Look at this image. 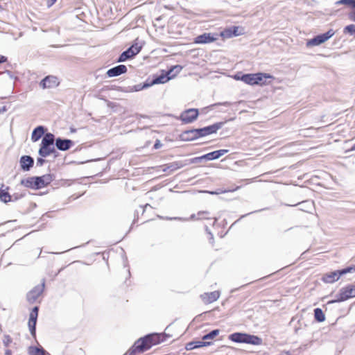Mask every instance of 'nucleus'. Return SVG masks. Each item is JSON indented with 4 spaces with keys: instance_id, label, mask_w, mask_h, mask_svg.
I'll list each match as a JSON object with an SVG mask.
<instances>
[{
    "instance_id": "1",
    "label": "nucleus",
    "mask_w": 355,
    "mask_h": 355,
    "mask_svg": "<svg viewBox=\"0 0 355 355\" xmlns=\"http://www.w3.org/2000/svg\"><path fill=\"white\" fill-rule=\"evenodd\" d=\"M170 336L166 334H149L138 339L125 355H135L137 353H143L153 345L166 341Z\"/></svg>"
},
{
    "instance_id": "2",
    "label": "nucleus",
    "mask_w": 355,
    "mask_h": 355,
    "mask_svg": "<svg viewBox=\"0 0 355 355\" xmlns=\"http://www.w3.org/2000/svg\"><path fill=\"white\" fill-rule=\"evenodd\" d=\"M225 123V121L217 122L204 128L184 130L180 135V139L183 141H189L216 133Z\"/></svg>"
},
{
    "instance_id": "3",
    "label": "nucleus",
    "mask_w": 355,
    "mask_h": 355,
    "mask_svg": "<svg viewBox=\"0 0 355 355\" xmlns=\"http://www.w3.org/2000/svg\"><path fill=\"white\" fill-rule=\"evenodd\" d=\"M55 136L51 132L46 133L42 139L38 154L40 157H46L56 152L54 147Z\"/></svg>"
},
{
    "instance_id": "4",
    "label": "nucleus",
    "mask_w": 355,
    "mask_h": 355,
    "mask_svg": "<svg viewBox=\"0 0 355 355\" xmlns=\"http://www.w3.org/2000/svg\"><path fill=\"white\" fill-rule=\"evenodd\" d=\"M352 297H355V285L349 284L341 288L339 293L336 295V298L328 301L327 304L344 302Z\"/></svg>"
},
{
    "instance_id": "5",
    "label": "nucleus",
    "mask_w": 355,
    "mask_h": 355,
    "mask_svg": "<svg viewBox=\"0 0 355 355\" xmlns=\"http://www.w3.org/2000/svg\"><path fill=\"white\" fill-rule=\"evenodd\" d=\"M353 271H355V267L351 266L341 270L331 271L322 275L321 280L326 284H333L338 281L342 275Z\"/></svg>"
},
{
    "instance_id": "6",
    "label": "nucleus",
    "mask_w": 355,
    "mask_h": 355,
    "mask_svg": "<svg viewBox=\"0 0 355 355\" xmlns=\"http://www.w3.org/2000/svg\"><path fill=\"white\" fill-rule=\"evenodd\" d=\"M335 34V31L333 29H329L327 32L318 35L313 38L309 40L306 42L307 46H314L322 44V43L327 41Z\"/></svg>"
},
{
    "instance_id": "7",
    "label": "nucleus",
    "mask_w": 355,
    "mask_h": 355,
    "mask_svg": "<svg viewBox=\"0 0 355 355\" xmlns=\"http://www.w3.org/2000/svg\"><path fill=\"white\" fill-rule=\"evenodd\" d=\"M199 114L198 110L190 108L182 112L180 116V119L185 124L193 122L198 118Z\"/></svg>"
},
{
    "instance_id": "8",
    "label": "nucleus",
    "mask_w": 355,
    "mask_h": 355,
    "mask_svg": "<svg viewBox=\"0 0 355 355\" xmlns=\"http://www.w3.org/2000/svg\"><path fill=\"white\" fill-rule=\"evenodd\" d=\"M44 280L40 285L35 286L26 295V299L31 304L35 302L37 298L42 295L44 289Z\"/></svg>"
},
{
    "instance_id": "9",
    "label": "nucleus",
    "mask_w": 355,
    "mask_h": 355,
    "mask_svg": "<svg viewBox=\"0 0 355 355\" xmlns=\"http://www.w3.org/2000/svg\"><path fill=\"white\" fill-rule=\"evenodd\" d=\"M38 306H35L33 308L29 315V320L28 323L30 333L34 338H35L36 336V324L38 316Z\"/></svg>"
},
{
    "instance_id": "10",
    "label": "nucleus",
    "mask_w": 355,
    "mask_h": 355,
    "mask_svg": "<svg viewBox=\"0 0 355 355\" xmlns=\"http://www.w3.org/2000/svg\"><path fill=\"white\" fill-rule=\"evenodd\" d=\"M35 189H40L49 185L53 181L51 174H46L42 176H34Z\"/></svg>"
},
{
    "instance_id": "11",
    "label": "nucleus",
    "mask_w": 355,
    "mask_h": 355,
    "mask_svg": "<svg viewBox=\"0 0 355 355\" xmlns=\"http://www.w3.org/2000/svg\"><path fill=\"white\" fill-rule=\"evenodd\" d=\"M243 34V30L239 26H233L225 28L220 33V36L223 38H231L234 36H239Z\"/></svg>"
},
{
    "instance_id": "12",
    "label": "nucleus",
    "mask_w": 355,
    "mask_h": 355,
    "mask_svg": "<svg viewBox=\"0 0 355 355\" xmlns=\"http://www.w3.org/2000/svg\"><path fill=\"white\" fill-rule=\"evenodd\" d=\"M55 146L61 151H66L71 148L73 145V141L69 139L58 137L55 139Z\"/></svg>"
},
{
    "instance_id": "13",
    "label": "nucleus",
    "mask_w": 355,
    "mask_h": 355,
    "mask_svg": "<svg viewBox=\"0 0 355 355\" xmlns=\"http://www.w3.org/2000/svg\"><path fill=\"white\" fill-rule=\"evenodd\" d=\"M174 78V75L170 76L168 71L160 75L155 76L152 80H149L150 86L156 84H164Z\"/></svg>"
},
{
    "instance_id": "14",
    "label": "nucleus",
    "mask_w": 355,
    "mask_h": 355,
    "mask_svg": "<svg viewBox=\"0 0 355 355\" xmlns=\"http://www.w3.org/2000/svg\"><path fill=\"white\" fill-rule=\"evenodd\" d=\"M58 84V78L55 76H47L40 81V86L42 89H46L57 87Z\"/></svg>"
},
{
    "instance_id": "15",
    "label": "nucleus",
    "mask_w": 355,
    "mask_h": 355,
    "mask_svg": "<svg viewBox=\"0 0 355 355\" xmlns=\"http://www.w3.org/2000/svg\"><path fill=\"white\" fill-rule=\"evenodd\" d=\"M19 164L23 171H29L33 166L34 159L30 155H22L19 159Z\"/></svg>"
},
{
    "instance_id": "16",
    "label": "nucleus",
    "mask_w": 355,
    "mask_h": 355,
    "mask_svg": "<svg viewBox=\"0 0 355 355\" xmlns=\"http://www.w3.org/2000/svg\"><path fill=\"white\" fill-rule=\"evenodd\" d=\"M217 40V37L214 34L210 33H205L202 35L197 36L194 42L196 44H208L214 42Z\"/></svg>"
},
{
    "instance_id": "17",
    "label": "nucleus",
    "mask_w": 355,
    "mask_h": 355,
    "mask_svg": "<svg viewBox=\"0 0 355 355\" xmlns=\"http://www.w3.org/2000/svg\"><path fill=\"white\" fill-rule=\"evenodd\" d=\"M127 70L128 69L125 65L119 64L108 69L106 74L110 78L116 77L126 73Z\"/></svg>"
},
{
    "instance_id": "18",
    "label": "nucleus",
    "mask_w": 355,
    "mask_h": 355,
    "mask_svg": "<svg viewBox=\"0 0 355 355\" xmlns=\"http://www.w3.org/2000/svg\"><path fill=\"white\" fill-rule=\"evenodd\" d=\"M220 297V292L215 291L211 293H205L200 295V298L205 304H210L216 301Z\"/></svg>"
},
{
    "instance_id": "19",
    "label": "nucleus",
    "mask_w": 355,
    "mask_h": 355,
    "mask_svg": "<svg viewBox=\"0 0 355 355\" xmlns=\"http://www.w3.org/2000/svg\"><path fill=\"white\" fill-rule=\"evenodd\" d=\"M228 152L229 150L227 149H220L203 155L202 157L205 158V160H214L220 158V157L227 153Z\"/></svg>"
},
{
    "instance_id": "20",
    "label": "nucleus",
    "mask_w": 355,
    "mask_h": 355,
    "mask_svg": "<svg viewBox=\"0 0 355 355\" xmlns=\"http://www.w3.org/2000/svg\"><path fill=\"white\" fill-rule=\"evenodd\" d=\"M338 3L347 5L351 7L348 13V18L355 22V0H340Z\"/></svg>"
},
{
    "instance_id": "21",
    "label": "nucleus",
    "mask_w": 355,
    "mask_h": 355,
    "mask_svg": "<svg viewBox=\"0 0 355 355\" xmlns=\"http://www.w3.org/2000/svg\"><path fill=\"white\" fill-rule=\"evenodd\" d=\"M4 185L3 184L2 187L0 188V200L1 202H3L5 203L12 201V197H15V200H17V196H12L8 193V190L9 189L8 187H6L5 189H3Z\"/></svg>"
},
{
    "instance_id": "22",
    "label": "nucleus",
    "mask_w": 355,
    "mask_h": 355,
    "mask_svg": "<svg viewBox=\"0 0 355 355\" xmlns=\"http://www.w3.org/2000/svg\"><path fill=\"white\" fill-rule=\"evenodd\" d=\"M247 334L236 332L229 336V339L237 343H246Z\"/></svg>"
},
{
    "instance_id": "23",
    "label": "nucleus",
    "mask_w": 355,
    "mask_h": 355,
    "mask_svg": "<svg viewBox=\"0 0 355 355\" xmlns=\"http://www.w3.org/2000/svg\"><path fill=\"white\" fill-rule=\"evenodd\" d=\"M46 131V128L42 125H39L36 127L31 135V139L33 141L35 142L38 141L43 135H44Z\"/></svg>"
},
{
    "instance_id": "24",
    "label": "nucleus",
    "mask_w": 355,
    "mask_h": 355,
    "mask_svg": "<svg viewBox=\"0 0 355 355\" xmlns=\"http://www.w3.org/2000/svg\"><path fill=\"white\" fill-rule=\"evenodd\" d=\"M133 53L132 52V49H128V48L121 53V54L117 58L118 62H123L126 61L128 59H131L134 58Z\"/></svg>"
},
{
    "instance_id": "25",
    "label": "nucleus",
    "mask_w": 355,
    "mask_h": 355,
    "mask_svg": "<svg viewBox=\"0 0 355 355\" xmlns=\"http://www.w3.org/2000/svg\"><path fill=\"white\" fill-rule=\"evenodd\" d=\"M246 344L260 345L262 344V339L257 336L247 334Z\"/></svg>"
},
{
    "instance_id": "26",
    "label": "nucleus",
    "mask_w": 355,
    "mask_h": 355,
    "mask_svg": "<svg viewBox=\"0 0 355 355\" xmlns=\"http://www.w3.org/2000/svg\"><path fill=\"white\" fill-rule=\"evenodd\" d=\"M184 166V164L180 162H174L168 164L165 168H163L164 172H172L175 171Z\"/></svg>"
},
{
    "instance_id": "27",
    "label": "nucleus",
    "mask_w": 355,
    "mask_h": 355,
    "mask_svg": "<svg viewBox=\"0 0 355 355\" xmlns=\"http://www.w3.org/2000/svg\"><path fill=\"white\" fill-rule=\"evenodd\" d=\"M256 85H262L264 84V79L266 78H272V76L268 73H254Z\"/></svg>"
},
{
    "instance_id": "28",
    "label": "nucleus",
    "mask_w": 355,
    "mask_h": 355,
    "mask_svg": "<svg viewBox=\"0 0 355 355\" xmlns=\"http://www.w3.org/2000/svg\"><path fill=\"white\" fill-rule=\"evenodd\" d=\"M254 73H247L243 74L241 77V80L243 81L245 83L254 85H256V80L254 77Z\"/></svg>"
},
{
    "instance_id": "29",
    "label": "nucleus",
    "mask_w": 355,
    "mask_h": 355,
    "mask_svg": "<svg viewBox=\"0 0 355 355\" xmlns=\"http://www.w3.org/2000/svg\"><path fill=\"white\" fill-rule=\"evenodd\" d=\"M34 176L33 177H29L26 179H22L21 180V184L30 189H35V185L34 184L35 182Z\"/></svg>"
},
{
    "instance_id": "30",
    "label": "nucleus",
    "mask_w": 355,
    "mask_h": 355,
    "mask_svg": "<svg viewBox=\"0 0 355 355\" xmlns=\"http://www.w3.org/2000/svg\"><path fill=\"white\" fill-rule=\"evenodd\" d=\"M239 187H236V188L233 189H218L216 191H204V193H208L211 195H218L221 193H225L227 192H233L234 191H236Z\"/></svg>"
},
{
    "instance_id": "31",
    "label": "nucleus",
    "mask_w": 355,
    "mask_h": 355,
    "mask_svg": "<svg viewBox=\"0 0 355 355\" xmlns=\"http://www.w3.org/2000/svg\"><path fill=\"white\" fill-rule=\"evenodd\" d=\"M47 352L44 350L42 347H29V354L30 355H46Z\"/></svg>"
},
{
    "instance_id": "32",
    "label": "nucleus",
    "mask_w": 355,
    "mask_h": 355,
    "mask_svg": "<svg viewBox=\"0 0 355 355\" xmlns=\"http://www.w3.org/2000/svg\"><path fill=\"white\" fill-rule=\"evenodd\" d=\"M314 318L315 320L318 322H322L325 320V315L322 310L320 308H316L314 309Z\"/></svg>"
},
{
    "instance_id": "33",
    "label": "nucleus",
    "mask_w": 355,
    "mask_h": 355,
    "mask_svg": "<svg viewBox=\"0 0 355 355\" xmlns=\"http://www.w3.org/2000/svg\"><path fill=\"white\" fill-rule=\"evenodd\" d=\"M149 87H151L149 83V79L146 80L144 83L137 84L133 86L131 89L132 92H139L144 89H146Z\"/></svg>"
},
{
    "instance_id": "34",
    "label": "nucleus",
    "mask_w": 355,
    "mask_h": 355,
    "mask_svg": "<svg viewBox=\"0 0 355 355\" xmlns=\"http://www.w3.org/2000/svg\"><path fill=\"white\" fill-rule=\"evenodd\" d=\"M219 329H214L209 332L208 334L204 335L202 336V340H210L214 339L216 336H217L219 334Z\"/></svg>"
},
{
    "instance_id": "35",
    "label": "nucleus",
    "mask_w": 355,
    "mask_h": 355,
    "mask_svg": "<svg viewBox=\"0 0 355 355\" xmlns=\"http://www.w3.org/2000/svg\"><path fill=\"white\" fill-rule=\"evenodd\" d=\"M182 69V67L179 65V64H177V65H175V66H173L168 71V73L170 74V76L171 75H174V77L176 76V75L178 73H179Z\"/></svg>"
},
{
    "instance_id": "36",
    "label": "nucleus",
    "mask_w": 355,
    "mask_h": 355,
    "mask_svg": "<svg viewBox=\"0 0 355 355\" xmlns=\"http://www.w3.org/2000/svg\"><path fill=\"white\" fill-rule=\"evenodd\" d=\"M209 215V212L207 211H199L197 214L198 217H196V214H192L191 216V219H202V218H208L207 216Z\"/></svg>"
},
{
    "instance_id": "37",
    "label": "nucleus",
    "mask_w": 355,
    "mask_h": 355,
    "mask_svg": "<svg viewBox=\"0 0 355 355\" xmlns=\"http://www.w3.org/2000/svg\"><path fill=\"white\" fill-rule=\"evenodd\" d=\"M128 49H132V52L133 53V55L135 56L136 55H137L141 49V46H139L138 44H132V46H130Z\"/></svg>"
},
{
    "instance_id": "38",
    "label": "nucleus",
    "mask_w": 355,
    "mask_h": 355,
    "mask_svg": "<svg viewBox=\"0 0 355 355\" xmlns=\"http://www.w3.org/2000/svg\"><path fill=\"white\" fill-rule=\"evenodd\" d=\"M236 103H231V102L225 101V102H223V103H214V104L211 105L209 106V107H217L219 105L227 107L232 105H236Z\"/></svg>"
},
{
    "instance_id": "39",
    "label": "nucleus",
    "mask_w": 355,
    "mask_h": 355,
    "mask_svg": "<svg viewBox=\"0 0 355 355\" xmlns=\"http://www.w3.org/2000/svg\"><path fill=\"white\" fill-rule=\"evenodd\" d=\"M344 32L348 33L350 35H355V24H350V25L346 26L344 28Z\"/></svg>"
},
{
    "instance_id": "40",
    "label": "nucleus",
    "mask_w": 355,
    "mask_h": 355,
    "mask_svg": "<svg viewBox=\"0 0 355 355\" xmlns=\"http://www.w3.org/2000/svg\"><path fill=\"white\" fill-rule=\"evenodd\" d=\"M12 342V339L9 335H4L3 339V343L5 347H8L9 345Z\"/></svg>"
},
{
    "instance_id": "41",
    "label": "nucleus",
    "mask_w": 355,
    "mask_h": 355,
    "mask_svg": "<svg viewBox=\"0 0 355 355\" xmlns=\"http://www.w3.org/2000/svg\"><path fill=\"white\" fill-rule=\"evenodd\" d=\"M196 345H197V348H200V347H205V346H209L211 344V342H209V341H196Z\"/></svg>"
},
{
    "instance_id": "42",
    "label": "nucleus",
    "mask_w": 355,
    "mask_h": 355,
    "mask_svg": "<svg viewBox=\"0 0 355 355\" xmlns=\"http://www.w3.org/2000/svg\"><path fill=\"white\" fill-rule=\"evenodd\" d=\"M186 349L187 350H191L194 349H197V345L196 341H192L187 344Z\"/></svg>"
},
{
    "instance_id": "43",
    "label": "nucleus",
    "mask_w": 355,
    "mask_h": 355,
    "mask_svg": "<svg viewBox=\"0 0 355 355\" xmlns=\"http://www.w3.org/2000/svg\"><path fill=\"white\" fill-rule=\"evenodd\" d=\"M45 162L46 160L44 159V157H38L37 159V165L39 166H42L45 163Z\"/></svg>"
},
{
    "instance_id": "44",
    "label": "nucleus",
    "mask_w": 355,
    "mask_h": 355,
    "mask_svg": "<svg viewBox=\"0 0 355 355\" xmlns=\"http://www.w3.org/2000/svg\"><path fill=\"white\" fill-rule=\"evenodd\" d=\"M205 159V158L202 157V155L200 157H194L191 159V163H198L201 162L202 160Z\"/></svg>"
},
{
    "instance_id": "45",
    "label": "nucleus",
    "mask_w": 355,
    "mask_h": 355,
    "mask_svg": "<svg viewBox=\"0 0 355 355\" xmlns=\"http://www.w3.org/2000/svg\"><path fill=\"white\" fill-rule=\"evenodd\" d=\"M264 209H259V210H256V211H251V212H250V213H248V214H246L242 215V216L240 217V218H239V220H237L236 222L239 221L240 219H241V218H244V217H245V216H248V215H250V214H253V213H256V212H259V211H261L264 210Z\"/></svg>"
},
{
    "instance_id": "46",
    "label": "nucleus",
    "mask_w": 355,
    "mask_h": 355,
    "mask_svg": "<svg viewBox=\"0 0 355 355\" xmlns=\"http://www.w3.org/2000/svg\"><path fill=\"white\" fill-rule=\"evenodd\" d=\"M162 146V144L160 142V141L159 140H156V141H155V144L153 146V148L155 149H158V148H161Z\"/></svg>"
},
{
    "instance_id": "47",
    "label": "nucleus",
    "mask_w": 355,
    "mask_h": 355,
    "mask_svg": "<svg viewBox=\"0 0 355 355\" xmlns=\"http://www.w3.org/2000/svg\"><path fill=\"white\" fill-rule=\"evenodd\" d=\"M57 0H46V5L48 7L52 6Z\"/></svg>"
},
{
    "instance_id": "48",
    "label": "nucleus",
    "mask_w": 355,
    "mask_h": 355,
    "mask_svg": "<svg viewBox=\"0 0 355 355\" xmlns=\"http://www.w3.org/2000/svg\"><path fill=\"white\" fill-rule=\"evenodd\" d=\"M7 60H8L7 57L0 55V64L6 62H7Z\"/></svg>"
},
{
    "instance_id": "49",
    "label": "nucleus",
    "mask_w": 355,
    "mask_h": 355,
    "mask_svg": "<svg viewBox=\"0 0 355 355\" xmlns=\"http://www.w3.org/2000/svg\"><path fill=\"white\" fill-rule=\"evenodd\" d=\"M206 231L209 234V241H212L214 240V236L213 234H211V232L209 230L208 227H206Z\"/></svg>"
},
{
    "instance_id": "50",
    "label": "nucleus",
    "mask_w": 355,
    "mask_h": 355,
    "mask_svg": "<svg viewBox=\"0 0 355 355\" xmlns=\"http://www.w3.org/2000/svg\"><path fill=\"white\" fill-rule=\"evenodd\" d=\"M166 220H183L182 218H180V217H174V218L166 217Z\"/></svg>"
},
{
    "instance_id": "51",
    "label": "nucleus",
    "mask_w": 355,
    "mask_h": 355,
    "mask_svg": "<svg viewBox=\"0 0 355 355\" xmlns=\"http://www.w3.org/2000/svg\"><path fill=\"white\" fill-rule=\"evenodd\" d=\"M6 106H3L2 107H0V114H3V112L7 111Z\"/></svg>"
},
{
    "instance_id": "52",
    "label": "nucleus",
    "mask_w": 355,
    "mask_h": 355,
    "mask_svg": "<svg viewBox=\"0 0 355 355\" xmlns=\"http://www.w3.org/2000/svg\"><path fill=\"white\" fill-rule=\"evenodd\" d=\"M148 207H150V205L149 204H146L144 206H141V207L143 209V213L145 211L146 209Z\"/></svg>"
},
{
    "instance_id": "53",
    "label": "nucleus",
    "mask_w": 355,
    "mask_h": 355,
    "mask_svg": "<svg viewBox=\"0 0 355 355\" xmlns=\"http://www.w3.org/2000/svg\"><path fill=\"white\" fill-rule=\"evenodd\" d=\"M279 355H291L289 352H282Z\"/></svg>"
},
{
    "instance_id": "54",
    "label": "nucleus",
    "mask_w": 355,
    "mask_h": 355,
    "mask_svg": "<svg viewBox=\"0 0 355 355\" xmlns=\"http://www.w3.org/2000/svg\"><path fill=\"white\" fill-rule=\"evenodd\" d=\"M5 355H12L11 351L10 349L6 350Z\"/></svg>"
},
{
    "instance_id": "55",
    "label": "nucleus",
    "mask_w": 355,
    "mask_h": 355,
    "mask_svg": "<svg viewBox=\"0 0 355 355\" xmlns=\"http://www.w3.org/2000/svg\"><path fill=\"white\" fill-rule=\"evenodd\" d=\"M70 130H71V132H75L76 131V130L75 128H71Z\"/></svg>"
},
{
    "instance_id": "56",
    "label": "nucleus",
    "mask_w": 355,
    "mask_h": 355,
    "mask_svg": "<svg viewBox=\"0 0 355 355\" xmlns=\"http://www.w3.org/2000/svg\"><path fill=\"white\" fill-rule=\"evenodd\" d=\"M351 150H355V144L352 146Z\"/></svg>"
},
{
    "instance_id": "57",
    "label": "nucleus",
    "mask_w": 355,
    "mask_h": 355,
    "mask_svg": "<svg viewBox=\"0 0 355 355\" xmlns=\"http://www.w3.org/2000/svg\"><path fill=\"white\" fill-rule=\"evenodd\" d=\"M8 74L10 75L11 72L10 71H6Z\"/></svg>"
},
{
    "instance_id": "58",
    "label": "nucleus",
    "mask_w": 355,
    "mask_h": 355,
    "mask_svg": "<svg viewBox=\"0 0 355 355\" xmlns=\"http://www.w3.org/2000/svg\"><path fill=\"white\" fill-rule=\"evenodd\" d=\"M124 259H125V261L126 262L127 261V257L125 256H124Z\"/></svg>"
},
{
    "instance_id": "59",
    "label": "nucleus",
    "mask_w": 355,
    "mask_h": 355,
    "mask_svg": "<svg viewBox=\"0 0 355 355\" xmlns=\"http://www.w3.org/2000/svg\"><path fill=\"white\" fill-rule=\"evenodd\" d=\"M221 112H225V110H224V108H222V110H220Z\"/></svg>"
},
{
    "instance_id": "60",
    "label": "nucleus",
    "mask_w": 355,
    "mask_h": 355,
    "mask_svg": "<svg viewBox=\"0 0 355 355\" xmlns=\"http://www.w3.org/2000/svg\"><path fill=\"white\" fill-rule=\"evenodd\" d=\"M221 112H225V110H224V108H222V110H220Z\"/></svg>"
}]
</instances>
